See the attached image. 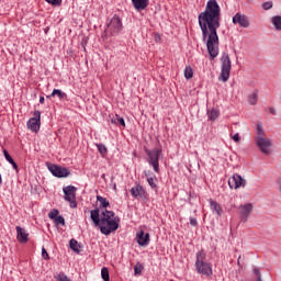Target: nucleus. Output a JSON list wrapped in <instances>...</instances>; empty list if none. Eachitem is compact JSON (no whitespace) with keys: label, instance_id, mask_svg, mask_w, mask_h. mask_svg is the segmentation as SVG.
Listing matches in <instances>:
<instances>
[{"label":"nucleus","instance_id":"44","mask_svg":"<svg viewBox=\"0 0 281 281\" xmlns=\"http://www.w3.org/2000/svg\"><path fill=\"white\" fill-rule=\"evenodd\" d=\"M101 179H103V180L105 181V180H106V175L103 173V175L101 176Z\"/></svg>","mask_w":281,"mask_h":281},{"label":"nucleus","instance_id":"20","mask_svg":"<svg viewBox=\"0 0 281 281\" xmlns=\"http://www.w3.org/2000/svg\"><path fill=\"white\" fill-rule=\"evenodd\" d=\"M210 205H211V210L216 212L217 216L223 215V209L221 207V204H218V202L211 200Z\"/></svg>","mask_w":281,"mask_h":281},{"label":"nucleus","instance_id":"16","mask_svg":"<svg viewBox=\"0 0 281 281\" xmlns=\"http://www.w3.org/2000/svg\"><path fill=\"white\" fill-rule=\"evenodd\" d=\"M133 7L137 12H142V10H146L148 8L149 0H132Z\"/></svg>","mask_w":281,"mask_h":281},{"label":"nucleus","instance_id":"34","mask_svg":"<svg viewBox=\"0 0 281 281\" xmlns=\"http://www.w3.org/2000/svg\"><path fill=\"white\" fill-rule=\"evenodd\" d=\"M55 225H65V217H63L61 215H59L58 217H56L54 220Z\"/></svg>","mask_w":281,"mask_h":281},{"label":"nucleus","instance_id":"14","mask_svg":"<svg viewBox=\"0 0 281 281\" xmlns=\"http://www.w3.org/2000/svg\"><path fill=\"white\" fill-rule=\"evenodd\" d=\"M16 238L21 243V245H25L30 240L27 232H25V228H21V226H16Z\"/></svg>","mask_w":281,"mask_h":281},{"label":"nucleus","instance_id":"24","mask_svg":"<svg viewBox=\"0 0 281 281\" xmlns=\"http://www.w3.org/2000/svg\"><path fill=\"white\" fill-rule=\"evenodd\" d=\"M69 247L72 251H75L76 254H80V249L78 248V240L76 239H70L69 241Z\"/></svg>","mask_w":281,"mask_h":281},{"label":"nucleus","instance_id":"41","mask_svg":"<svg viewBox=\"0 0 281 281\" xmlns=\"http://www.w3.org/2000/svg\"><path fill=\"white\" fill-rule=\"evenodd\" d=\"M233 140L236 142V143L240 142V136L238 134H235L233 136Z\"/></svg>","mask_w":281,"mask_h":281},{"label":"nucleus","instance_id":"35","mask_svg":"<svg viewBox=\"0 0 281 281\" xmlns=\"http://www.w3.org/2000/svg\"><path fill=\"white\" fill-rule=\"evenodd\" d=\"M147 182L149 183L150 188H153V190L157 188V184L155 183V178H147Z\"/></svg>","mask_w":281,"mask_h":281},{"label":"nucleus","instance_id":"7","mask_svg":"<svg viewBox=\"0 0 281 281\" xmlns=\"http://www.w3.org/2000/svg\"><path fill=\"white\" fill-rule=\"evenodd\" d=\"M47 168L53 177H57V179H63L65 177H69L71 171H69L66 167L48 164Z\"/></svg>","mask_w":281,"mask_h":281},{"label":"nucleus","instance_id":"3","mask_svg":"<svg viewBox=\"0 0 281 281\" xmlns=\"http://www.w3.org/2000/svg\"><path fill=\"white\" fill-rule=\"evenodd\" d=\"M122 32V20L120 16L114 15L110 23H108L104 33L102 34V38L106 40L109 36H117Z\"/></svg>","mask_w":281,"mask_h":281},{"label":"nucleus","instance_id":"9","mask_svg":"<svg viewBox=\"0 0 281 281\" xmlns=\"http://www.w3.org/2000/svg\"><path fill=\"white\" fill-rule=\"evenodd\" d=\"M256 144L257 147L259 148V150L263 154V155H271V146H273V143L267 138V137H256Z\"/></svg>","mask_w":281,"mask_h":281},{"label":"nucleus","instance_id":"36","mask_svg":"<svg viewBox=\"0 0 281 281\" xmlns=\"http://www.w3.org/2000/svg\"><path fill=\"white\" fill-rule=\"evenodd\" d=\"M142 269H144V267H142V265H139V266H135L134 267V273H135V276H139V273H142Z\"/></svg>","mask_w":281,"mask_h":281},{"label":"nucleus","instance_id":"28","mask_svg":"<svg viewBox=\"0 0 281 281\" xmlns=\"http://www.w3.org/2000/svg\"><path fill=\"white\" fill-rule=\"evenodd\" d=\"M252 273L255 276L254 281H262V273L260 272L259 268H254Z\"/></svg>","mask_w":281,"mask_h":281},{"label":"nucleus","instance_id":"45","mask_svg":"<svg viewBox=\"0 0 281 281\" xmlns=\"http://www.w3.org/2000/svg\"><path fill=\"white\" fill-rule=\"evenodd\" d=\"M1 183H3V179L1 178V175H0V186H1Z\"/></svg>","mask_w":281,"mask_h":281},{"label":"nucleus","instance_id":"10","mask_svg":"<svg viewBox=\"0 0 281 281\" xmlns=\"http://www.w3.org/2000/svg\"><path fill=\"white\" fill-rule=\"evenodd\" d=\"M27 128L33 131V133H38L41 131V111L34 112V117H31L26 123Z\"/></svg>","mask_w":281,"mask_h":281},{"label":"nucleus","instance_id":"26","mask_svg":"<svg viewBox=\"0 0 281 281\" xmlns=\"http://www.w3.org/2000/svg\"><path fill=\"white\" fill-rule=\"evenodd\" d=\"M194 76V70H192L191 66H187L184 68V78H187V80H190V78H192Z\"/></svg>","mask_w":281,"mask_h":281},{"label":"nucleus","instance_id":"4","mask_svg":"<svg viewBox=\"0 0 281 281\" xmlns=\"http://www.w3.org/2000/svg\"><path fill=\"white\" fill-rule=\"evenodd\" d=\"M205 258H207V256L204 250L198 251L195 269L198 273H202V276H212V267L210 263L205 262Z\"/></svg>","mask_w":281,"mask_h":281},{"label":"nucleus","instance_id":"31","mask_svg":"<svg viewBox=\"0 0 281 281\" xmlns=\"http://www.w3.org/2000/svg\"><path fill=\"white\" fill-rule=\"evenodd\" d=\"M97 148H98L100 155H102V157H104V155H106L108 150H106V146H104V144H97Z\"/></svg>","mask_w":281,"mask_h":281},{"label":"nucleus","instance_id":"23","mask_svg":"<svg viewBox=\"0 0 281 281\" xmlns=\"http://www.w3.org/2000/svg\"><path fill=\"white\" fill-rule=\"evenodd\" d=\"M112 124H120V126H126V122L124 121V117H120V115L115 114V116H113L111 119Z\"/></svg>","mask_w":281,"mask_h":281},{"label":"nucleus","instance_id":"42","mask_svg":"<svg viewBox=\"0 0 281 281\" xmlns=\"http://www.w3.org/2000/svg\"><path fill=\"white\" fill-rule=\"evenodd\" d=\"M40 104H45V97H40Z\"/></svg>","mask_w":281,"mask_h":281},{"label":"nucleus","instance_id":"6","mask_svg":"<svg viewBox=\"0 0 281 281\" xmlns=\"http://www.w3.org/2000/svg\"><path fill=\"white\" fill-rule=\"evenodd\" d=\"M147 155V161L149 166H153L155 172H159V157H161V148L145 149Z\"/></svg>","mask_w":281,"mask_h":281},{"label":"nucleus","instance_id":"25","mask_svg":"<svg viewBox=\"0 0 281 281\" xmlns=\"http://www.w3.org/2000/svg\"><path fill=\"white\" fill-rule=\"evenodd\" d=\"M101 278H102L103 281H110L111 280V277L109 274V268L103 267L101 269Z\"/></svg>","mask_w":281,"mask_h":281},{"label":"nucleus","instance_id":"40","mask_svg":"<svg viewBox=\"0 0 281 281\" xmlns=\"http://www.w3.org/2000/svg\"><path fill=\"white\" fill-rule=\"evenodd\" d=\"M268 113H270L271 115H277V111H276V108H273V106H270V108H268Z\"/></svg>","mask_w":281,"mask_h":281},{"label":"nucleus","instance_id":"27","mask_svg":"<svg viewBox=\"0 0 281 281\" xmlns=\"http://www.w3.org/2000/svg\"><path fill=\"white\" fill-rule=\"evenodd\" d=\"M207 117L211 122H214L218 117V112L215 109H212L211 111H207Z\"/></svg>","mask_w":281,"mask_h":281},{"label":"nucleus","instance_id":"21","mask_svg":"<svg viewBox=\"0 0 281 281\" xmlns=\"http://www.w3.org/2000/svg\"><path fill=\"white\" fill-rule=\"evenodd\" d=\"M271 23L277 32H281V15L272 16Z\"/></svg>","mask_w":281,"mask_h":281},{"label":"nucleus","instance_id":"37","mask_svg":"<svg viewBox=\"0 0 281 281\" xmlns=\"http://www.w3.org/2000/svg\"><path fill=\"white\" fill-rule=\"evenodd\" d=\"M42 258H44V260H49V254L45 248H42Z\"/></svg>","mask_w":281,"mask_h":281},{"label":"nucleus","instance_id":"32","mask_svg":"<svg viewBox=\"0 0 281 281\" xmlns=\"http://www.w3.org/2000/svg\"><path fill=\"white\" fill-rule=\"evenodd\" d=\"M46 3H49L50 5H54L55 8L58 5H63V0H45Z\"/></svg>","mask_w":281,"mask_h":281},{"label":"nucleus","instance_id":"17","mask_svg":"<svg viewBox=\"0 0 281 281\" xmlns=\"http://www.w3.org/2000/svg\"><path fill=\"white\" fill-rule=\"evenodd\" d=\"M258 93L259 90L255 89L250 94H248L247 102L250 106H256V104H258Z\"/></svg>","mask_w":281,"mask_h":281},{"label":"nucleus","instance_id":"29","mask_svg":"<svg viewBox=\"0 0 281 281\" xmlns=\"http://www.w3.org/2000/svg\"><path fill=\"white\" fill-rule=\"evenodd\" d=\"M265 128L262 127V123H257V137H265Z\"/></svg>","mask_w":281,"mask_h":281},{"label":"nucleus","instance_id":"18","mask_svg":"<svg viewBox=\"0 0 281 281\" xmlns=\"http://www.w3.org/2000/svg\"><path fill=\"white\" fill-rule=\"evenodd\" d=\"M3 155H4V158L7 159V161L11 164L13 170L19 172V165H16V162L14 161V158H12V156H10V153H8L7 149H3Z\"/></svg>","mask_w":281,"mask_h":281},{"label":"nucleus","instance_id":"39","mask_svg":"<svg viewBox=\"0 0 281 281\" xmlns=\"http://www.w3.org/2000/svg\"><path fill=\"white\" fill-rule=\"evenodd\" d=\"M251 212H254V204L248 203L247 204V214L249 215Z\"/></svg>","mask_w":281,"mask_h":281},{"label":"nucleus","instance_id":"38","mask_svg":"<svg viewBox=\"0 0 281 281\" xmlns=\"http://www.w3.org/2000/svg\"><path fill=\"white\" fill-rule=\"evenodd\" d=\"M190 225H192V227H196V225H199V222H196V218L190 217Z\"/></svg>","mask_w":281,"mask_h":281},{"label":"nucleus","instance_id":"1","mask_svg":"<svg viewBox=\"0 0 281 281\" xmlns=\"http://www.w3.org/2000/svg\"><path fill=\"white\" fill-rule=\"evenodd\" d=\"M202 32V41H206V49L211 60L218 56V33L221 27V5L216 0H209L205 10L198 16Z\"/></svg>","mask_w":281,"mask_h":281},{"label":"nucleus","instance_id":"11","mask_svg":"<svg viewBox=\"0 0 281 281\" xmlns=\"http://www.w3.org/2000/svg\"><path fill=\"white\" fill-rule=\"evenodd\" d=\"M131 194L135 199H148V193H146V190H144V187H142V184L133 187L131 189Z\"/></svg>","mask_w":281,"mask_h":281},{"label":"nucleus","instance_id":"8","mask_svg":"<svg viewBox=\"0 0 281 281\" xmlns=\"http://www.w3.org/2000/svg\"><path fill=\"white\" fill-rule=\"evenodd\" d=\"M64 199L70 203V207L76 209L78 207V202H76V192L77 188L74 186L65 187L64 189Z\"/></svg>","mask_w":281,"mask_h":281},{"label":"nucleus","instance_id":"33","mask_svg":"<svg viewBox=\"0 0 281 281\" xmlns=\"http://www.w3.org/2000/svg\"><path fill=\"white\" fill-rule=\"evenodd\" d=\"M261 8L262 10H271V8H273V1L263 2Z\"/></svg>","mask_w":281,"mask_h":281},{"label":"nucleus","instance_id":"12","mask_svg":"<svg viewBox=\"0 0 281 281\" xmlns=\"http://www.w3.org/2000/svg\"><path fill=\"white\" fill-rule=\"evenodd\" d=\"M228 186L231 190H238L243 186V177L238 173L234 175L228 179Z\"/></svg>","mask_w":281,"mask_h":281},{"label":"nucleus","instance_id":"13","mask_svg":"<svg viewBox=\"0 0 281 281\" xmlns=\"http://www.w3.org/2000/svg\"><path fill=\"white\" fill-rule=\"evenodd\" d=\"M137 243L140 247H146L148 243H150V234L144 233V231H139L136 234Z\"/></svg>","mask_w":281,"mask_h":281},{"label":"nucleus","instance_id":"43","mask_svg":"<svg viewBox=\"0 0 281 281\" xmlns=\"http://www.w3.org/2000/svg\"><path fill=\"white\" fill-rule=\"evenodd\" d=\"M81 45H82V47H83V49H85V46L87 45V38H83V40H82Z\"/></svg>","mask_w":281,"mask_h":281},{"label":"nucleus","instance_id":"22","mask_svg":"<svg viewBox=\"0 0 281 281\" xmlns=\"http://www.w3.org/2000/svg\"><path fill=\"white\" fill-rule=\"evenodd\" d=\"M59 98V100H65L67 98V93L63 92L60 89H54L50 95H47V98Z\"/></svg>","mask_w":281,"mask_h":281},{"label":"nucleus","instance_id":"30","mask_svg":"<svg viewBox=\"0 0 281 281\" xmlns=\"http://www.w3.org/2000/svg\"><path fill=\"white\" fill-rule=\"evenodd\" d=\"M58 209H53L49 213H48V218H50V221H55L59 215Z\"/></svg>","mask_w":281,"mask_h":281},{"label":"nucleus","instance_id":"15","mask_svg":"<svg viewBox=\"0 0 281 281\" xmlns=\"http://www.w3.org/2000/svg\"><path fill=\"white\" fill-rule=\"evenodd\" d=\"M234 25H239V27H247V16L241 13H236L233 16Z\"/></svg>","mask_w":281,"mask_h":281},{"label":"nucleus","instance_id":"19","mask_svg":"<svg viewBox=\"0 0 281 281\" xmlns=\"http://www.w3.org/2000/svg\"><path fill=\"white\" fill-rule=\"evenodd\" d=\"M238 214L243 223H247V204L239 205Z\"/></svg>","mask_w":281,"mask_h":281},{"label":"nucleus","instance_id":"5","mask_svg":"<svg viewBox=\"0 0 281 281\" xmlns=\"http://www.w3.org/2000/svg\"><path fill=\"white\" fill-rule=\"evenodd\" d=\"M221 75L218 77V80H222V82H227L229 80V74L232 71V59H229V54L223 53L221 57Z\"/></svg>","mask_w":281,"mask_h":281},{"label":"nucleus","instance_id":"2","mask_svg":"<svg viewBox=\"0 0 281 281\" xmlns=\"http://www.w3.org/2000/svg\"><path fill=\"white\" fill-rule=\"evenodd\" d=\"M97 201L100 203V205L98 209L90 211V218L92 223H94L95 227H100L101 234L109 236L110 234H113V232H117L120 228V217H115V212L104 210L101 212L100 218V210H102V207H109L111 203H109L106 198L101 195H97Z\"/></svg>","mask_w":281,"mask_h":281}]
</instances>
